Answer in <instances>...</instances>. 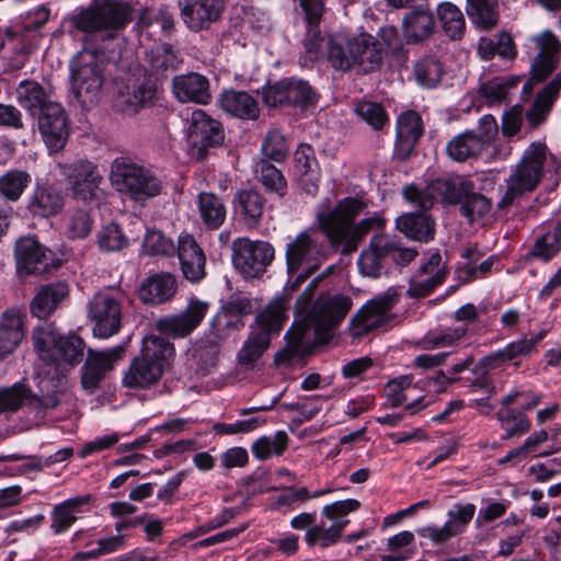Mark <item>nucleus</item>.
<instances>
[{
    "label": "nucleus",
    "instance_id": "obj_1",
    "mask_svg": "<svg viewBox=\"0 0 561 561\" xmlns=\"http://www.w3.org/2000/svg\"><path fill=\"white\" fill-rule=\"evenodd\" d=\"M318 224V227L307 228L286 244L288 287L291 290L298 289L327 260L330 236L319 220Z\"/></svg>",
    "mask_w": 561,
    "mask_h": 561
},
{
    "label": "nucleus",
    "instance_id": "obj_2",
    "mask_svg": "<svg viewBox=\"0 0 561 561\" xmlns=\"http://www.w3.org/2000/svg\"><path fill=\"white\" fill-rule=\"evenodd\" d=\"M363 209V203L355 198H345L330 213L318 214L317 219L327 229L333 247L344 245V251H354L360 239L375 228H381L383 219L374 215L364 218L356 226L353 220Z\"/></svg>",
    "mask_w": 561,
    "mask_h": 561
},
{
    "label": "nucleus",
    "instance_id": "obj_3",
    "mask_svg": "<svg viewBox=\"0 0 561 561\" xmlns=\"http://www.w3.org/2000/svg\"><path fill=\"white\" fill-rule=\"evenodd\" d=\"M174 355L173 344L164 337L148 335L142 340L140 354L136 356L123 377V386L144 389L162 377Z\"/></svg>",
    "mask_w": 561,
    "mask_h": 561
},
{
    "label": "nucleus",
    "instance_id": "obj_4",
    "mask_svg": "<svg viewBox=\"0 0 561 561\" xmlns=\"http://www.w3.org/2000/svg\"><path fill=\"white\" fill-rule=\"evenodd\" d=\"M546 158L547 147L541 142H533L524 151L520 160L504 181V191L497 203L499 209L503 210L516 205L537 188L543 178Z\"/></svg>",
    "mask_w": 561,
    "mask_h": 561
},
{
    "label": "nucleus",
    "instance_id": "obj_5",
    "mask_svg": "<svg viewBox=\"0 0 561 561\" xmlns=\"http://www.w3.org/2000/svg\"><path fill=\"white\" fill-rule=\"evenodd\" d=\"M34 347L39 358L65 371L78 365L83 357L84 341L75 334L61 335L53 324L35 328L33 332Z\"/></svg>",
    "mask_w": 561,
    "mask_h": 561
},
{
    "label": "nucleus",
    "instance_id": "obj_6",
    "mask_svg": "<svg viewBox=\"0 0 561 561\" xmlns=\"http://www.w3.org/2000/svg\"><path fill=\"white\" fill-rule=\"evenodd\" d=\"M110 181L117 192L141 204L160 195L163 187L153 172L127 157H118L112 161Z\"/></svg>",
    "mask_w": 561,
    "mask_h": 561
},
{
    "label": "nucleus",
    "instance_id": "obj_7",
    "mask_svg": "<svg viewBox=\"0 0 561 561\" xmlns=\"http://www.w3.org/2000/svg\"><path fill=\"white\" fill-rule=\"evenodd\" d=\"M284 299L271 301L255 318L250 334L238 353L241 364L256 362L268 348L273 335H277L286 320Z\"/></svg>",
    "mask_w": 561,
    "mask_h": 561
},
{
    "label": "nucleus",
    "instance_id": "obj_8",
    "mask_svg": "<svg viewBox=\"0 0 561 561\" xmlns=\"http://www.w3.org/2000/svg\"><path fill=\"white\" fill-rule=\"evenodd\" d=\"M103 82V70L92 53H81L71 61V90L82 106L98 103Z\"/></svg>",
    "mask_w": 561,
    "mask_h": 561
},
{
    "label": "nucleus",
    "instance_id": "obj_9",
    "mask_svg": "<svg viewBox=\"0 0 561 561\" xmlns=\"http://www.w3.org/2000/svg\"><path fill=\"white\" fill-rule=\"evenodd\" d=\"M64 383L62 379L43 378L38 383L41 391L38 396H30V391L20 383L0 388V413L15 412L25 401L34 409H55L60 402L58 394Z\"/></svg>",
    "mask_w": 561,
    "mask_h": 561
},
{
    "label": "nucleus",
    "instance_id": "obj_10",
    "mask_svg": "<svg viewBox=\"0 0 561 561\" xmlns=\"http://www.w3.org/2000/svg\"><path fill=\"white\" fill-rule=\"evenodd\" d=\"M125 295L121 290H105L94 295L89 304V317L93 321V334L107 339L122 327V305Z\"/></svg>",
    "mask_w": 561,
    "mask_h": 561
},
{
    "label": "nucleus",
    "instance_id": "obj_11",
    "mask_svg": "<svg viewBox=\"0 0 561 561\" xmlns=\"http://www.w3.org/2000/svg\"><path fill=\"white\" fill-rule=\"evenodd\" d=\"M360 507V502L356 499H347L343 501H336L328 504L322 508V516L331 520L330 526H325L324 523L314 525L309 528L306 533V541L309 546L320 545L322 547H329L335 543L348 524L346 516L357 511Z\"/></svg>",
    "mask_w": 561,
    "mask_h": 561
},
{
    "label": "nucleus",
    "instance_id": "obj_12",
    "mask_svg": "<svg viewBox=\"0 0 561 561\" xmlns=\"http://www.w3.org/2000/svg\"><path fill=\"white\" fill-rule=\"evenodd\" d=\"M351 297L342 294L320 296L314 302L304 330L312 328L318 337L322 339L341 324L351 311Z\"/></svg>",
    "mask_w": 561,
    "mask_h": 561
},
{
    "label": "nucleus",
    "instance_id": "obj_13",
    "mask_svg": "<svg viewBox=\"0 0 561 561\" xmlns=\"http://www.w3.org/2000/svg\"><path fill=\"white\" fill-rule=\"evenodd\" d=\"M186 140L192 156L204 159L207 150L224 141L221 124L203 110H195L186 119Z\"/></svg>",
    "mask_w": 561,
    "mask_h": 561
},
{
    "label": "nucleus",
    "instance_id": "obj_14",
    "mask_svg": "<svg viewBox=\"0 0 561 561\" xmlns=\"http://www.w3.org/2000/svg\"><path fill=\"white\" fill-rule=\"evenodd\" d=\"M128 9L126 5L105 1L102 4L83 10L75 18L76 27L85 33L96 31H113L123 27L128 21Z\"/></svg>",
    "mask_w": 561,
    "mask_h": 561
},
{
    "label": "nucleus",
    "instance_id": "obj_15",
    "mask_svg": "<svg viewBox=\"0 0 561 561\" xmlns=\"http://www.w3.org/2000/svg\"><path fill=\"white\" fill-rule=\"evenodd\" d=\"M274 253V248L265 241L241 238L233 242V263L248 278L264 273Z\"/></svg>",
    "mask_w": 561,
    "mask_h": 561
},
{
    "label": "nucleus",
    "instance_id": "obj_16",
    "mask_svg": "<svg viewBox=\"0 0 561 561\" xmlns=\"http://www.w3.org/2000/svg\"><path fill=\"white\" fill-rule=\"evenodd\" d=\"M263 101L270 107H304L316 102V93L307 81L287 78L264 88Z\"/></svg>",
    "mask_w": 561,
    "mask_h": 561
},
{
    "label": "nucleus",
    "instance_id": "obj_17",
    "mask_svg": "<svg viewBox=\"0 0 561 561\" xmlns=\"http://www.w3.org/2000/svg\"><path fill=\"white\" fill-rule=\"evenodd\" d=\"M397 302L398 296L393 289H388L368 300L351 320L354 335L362 336L387 323L391 319L390 311Z\"/></svg>",
    "mask_w": 561,
    "mask_h": 561
},
{
    "label": "nucleus",
    "instance_id": "obj_18",
    "mask_svg": "<svg viewBox=\"0 0 561 561\" xmlns=\"http://www.w3.org/2000/svg\"><path fill=\"white\" fill-rule=\"evenodd\" d=\"M209 309L207 301L191 298L183 311L158 319L154 328L162 334L174 339L191 334L204 320Z\"/></svg>",
    "mask_w": 561,
    "mask_h": 561
},
{
    "label": "nucleus",
    "instance_id": "obj_19",
    "mask_svg": "<svg viewBox=\"0 0 561 561\" xmlns=\"http://www.w3.org/2000/svg\"><path fill=\"white\" fill-rule=\"evenodd\" d=\"M14 255L20 274H42L58 266V260L54 253L32 237L16 241Z\"/></svg>",
    "mask_w": 561,
    "mask_h": 561
},
{
    "label": "nucleus",
    "instance_id": "obj_20",
    "mask_svg": "<svg viewBox=\"0 0 561 561\" xmlns=\"http://www.w3.org/2000/svg\"><path fill=\"white\" fill-rule=\"evenodd\" d=\"M36 117L43 141L50 152L60 151L70 135L68 115L60 103L49 104Z\"/></svg>",
    "mask_w": 561,
    "mask_h": 561
},
{
    "label": "nucleus",
    "instance_id": "obj_21",
    "mask_svg": "<svg viewBox=\"0 0 561 561\" xmlns=\"http://www.w3.org/2000/svg\"><path fill=\"white\" fill-rule=\"evenodd\" d=\"M58 167L76 198L88 201L94 196L102 175L92 161L80 159L71 163H59Z\"/></svg>",
    "mask_w": 561,
    "mask_h": 561
},
{
    "label": "nucleus",
    "instance_id": "obj_22",
    "mask_svg": "<svg viewBox=\"0 0 561 561\" xmlns=\"http://www.w3.org/2000/svg\"><path fill=\"white\" fill-rule=\"evenodd\" d=\"M125 347L114 346L104 351L89 348L87 359L81 368V385L83 389L93 393L114 365L123 358Z\"/></svg>",
    "mask_w": 561,
    "mask_h": 561
},
{
    "label": "nucleus",
    "instance_id": "obj_23",
    "mask_svg": "<svg viewBox=\"0 0 561 561\" xmlns=\"http://www.w3.org/2000/svg\"><path fill=\"white\" fill-rule=\"evenodd\" d=\"M184 24L194 32L207 30L224 11V0H178Z\"/></svg>",
    "mask_w": 561,
    "mask_h": 561
},
{
    "label": "nucleus",
    "instance_id": "obj_24",
    "mask_svg": "<svg viewBox=\"0 0 561 561\" xmlns=\"http://www.w3.org/2000/svg\"><path fill=\"white\" fill-rule=\"evenodd\" d=\"M533 42L539 51L531 62V78L540 82L557 68L561 43L551 31L534 36Z\"/></svg>",
    "mask_w": 561,
    "mask_h": 561
},
{
    "label": "nucleus",
    "instance_id": "obj_25",
    "mask_svg": "<svg viewBox=\"0 0 561 561\" xmlns=\"http://www.w3.org/2000/svg\"><path fill=\"white\" fill-rule=\"evenodd\" d=\"M422 134L421 116L414 111L402 113L397 121L394 157L400 161L407 160L412 154Z\"/></svg>",
    "mask_w": 561,
    "mask_h": 561
},
{
    "label": "nucleus",
    "instance_id": "obj_26",
    "mask_svg": "<svg viewBox=\"0 0 561 561\" xmlns=\"http://www.w3.org/2000/svg\"><path fill=\"white\" fill-rule=\"evenodd\" d=\"M351 45L352 60L364 72L376 70L383 57L382 45L368 33L347 38Z\"/></svg>",
    "mask_w": 561,
    "mask_h": 561
},
{
    "label": "nucleus",
    "instance_id": "obj_27",
    "mask_svg": "<svg viewBox=\"0 0 561 561\" xmlns=\"http://www.w3.org/2000/svg\"><path fill=\"white\" fill-rule=\"evenodd\" d=\"M251 300L241 295L231 296L217 312L213 320V327L217 334L238 331L244 327L243 317L251 313Z\"/></svg>",
    "mask_w": 561,
    "mask_h": 561
},
{
    "label": "nucleus",
    "instance_id": "obj_28",
    "mask_svg": "<svg viewBox=\"0 0 561 561\" xmlns=\"http://www.w3.org/2000/svg\"><path fill=\"white\" fill-rule=\"evenodd\" d=\"M178 256L182 273L187 280L198 283L205 277V254L192 236H180Z\"/></svg>",
    "mask_w": 561,
    "mask_h": 561
},
{
    "label": "nucleus",
    "instance_id": "obj_29",
    "mask_svg": "<svg viewBox=\"0 0 561 561\" xmlns=\"http://www.w3.org/2000/svg\"><path fill=\"white\" fill-rule=\"evenodd\" d=\"M444 278L442 255L438 252L432 253L428 261L412 276L408 294L412 297H425L442 284Z\"/></svg>",
    "mask_w": 561,
    "mask_h": 561
},
{
    "label": "nucleus",
    "instance_id": "obj_30",
    "mask_svg": "<svg viewBox=\"0 0 561 561\" xmlns=\"http://www.w3.org/2000/svg\"><path fill=\"white\" fill-rule=\"evenodd\" d=\"M15 94L18 103L34 117L44 112L49 104L57 103L53 100L50 88H44L33 80L20 82L15 89Z\"/></svg>",
    "mask_w": 561,
    "mask_h": 561
},
{
    "label": "nucleus",
    "instance_id": "obj_31",
    "mask_svg": "<svg viewBox=\"0 0 561 561\" xmlns=\"http://www.w3.org/2000/svg\"><path fill=\"white\" fill-rule=\"evenodd\" d=\"M172 89L175 98L182 103L207 104L210 100L208 80L198 73L175 77Z\"/></svg>",
    "mask_w": 561,
    "mask_h": 561
},
{
    "label": "nucleus",
    "instance_id": "obj_32",
    "mask_svg": "<svg viewBox=\"0 0 561 561\" xmlns=\"http://www.w3.org/2000/svg\"><path fill=\"white\" fill-rule=\"evenodd\" d=\"M543 335L538 334L530 339L524 337L507 344L505 347L493 352L480 359L478 366L481 369H495L506 362H511L519 356L529 355L536 345L542 340Z\"/></svg>",
    "mask_w": 561,
    "mask_h": 561
},
{
    "label": "nucleus",
    "instance_id": "obj_33",
    "mask_svg": "<svg viewBox=\"0 0 561 561\" xmlns=\"http://www.w3.org/2000/svg\"><path fill=\"white\" fill-rule=\"evenodd\" d=\"M68 285L65 283H51L39 288L31 302V312L38 319H47L67 298Z\"/></svg>",
    "mask_w": 561,
    "mask_h": 561
},
{
    "label": "nucleus",
    "instance_id": "obj_34",
    "mask_svg": "<svg viewBox=\"0 0 561 561\" xmlns=\"http://www.w3.org/2000/svg\"><path fill=\"white\" fill-rule=\"evenodd\" d=\"M64 207V196L55 187L37 184L28 197V210L39 217H50Z\"/></svg>",
    "mask_w": 561,
    "mask_h": 561
},
{
    "label": "nucleus",
    "instance_id": "obj_35",
    "mask_svg": "<svg viewBox=\"0 0 561 561\" xmlns=\"http://www.w3.org/2000/svg\"><path fill=\"white\" fill-rule=\"evenodd\" d=\"M176 293V279L170 273L148 277L141 285L140 298L146 304L159 305L170 300Z\"/></svg>",
    "mask_w": 561,
    "mask_h": 561
},
{
    "label": "nucleus",
    "instance_id": "obj_36",
    "mask_svg": "<svg viewBox=\"0 0 561 561\" xmlns=\"http://www.w3.org/2000/svg\"><path fill=\"white\" fill-rule=\"evenodd\" d=\"M24 337L23 321L19 310L9 309L0 318V358L11 354Z\"/></svg>",
    "mask_w": 561,
    "mask_h": 561
},
{
    "label": "nucleus",
    "instance_id": "obj_37",
    "mask_svg": "<svg viewBox=\"0 0 561 561\" xmlns=\"http://www.w3.org/2000/svg\"><path fill=\"white\" fill-rule=\"evenodd\" d=\"M219 104L225 112L243 119H255L260 112L255 99L243 91L227 90L222 92Z\"/></svg>",
    "mask_w": 561,
    "mask_h": 561
},
{
    "label": "nucleus",
    "instance_id": "obj_38",
    "mask_svg": "<svg viewBox=\"0 0 561 561\" xmlns=\"http://www.w3.org/2000/svg\"><path fill=\"white\" fill-rule=\"evenodd\" d=\"M445 191L444 198L449 203L455 202L454 194L451 196L448 195L450 191L454 192V185L446 180H437L434 181L427 188L423 190L415 185H407L403 188V196L405 201L412 204L421 211H425L430 209L434 204V195L435 191Z\"/></svg>",
    "mask_w": 561,
    "mask_h": 561
},
{
    "label": "nucleus",
    "instance_id": "obj_39",
    "mask_svg": "<svg viewBox=\"0 0 561 561\" xmlns=\"http://www.w3.org/2000/svg\"><path fill=\"white\" fill-rule=\"evenodd\" d=\"M264 198L254 190H241L233 198V207L249 228L257 226L264 211Z\"/></svg>",
    "mask_w": 561,
    "mask_h": 561
},
{
    "label": "nucleus",
    "instance_id": "obj_40",
    "mask_svg": "<svg viewBox=\"0 0 561 561\" xmlns=\"http://www.w3.org/2000/svg\"><path fill=\"white\" fill-rule=\"evenodd\" d=\"M154 96V89L148 82L127 84L125 91H119L116 104L126 114H136L148 105Z\"/></svg>",
    "mask_w": 561,
    "mask_h": 561
},
{
    "label": "nucleus",
    "instance_id": "obj_41",
    "mask_svg": "<svg viewBox=\"0 0 561 561\" xmlns=\"http://www.w3.org/2000/svg\"><path fill=\"white\" fill-rule=\"evenodd\" d=\"M561 89V71L549 82L537 95L535 103L526 112V118L530 126L537 127L542 124Z\"/></svg>",
    "mask_w": 561,
    "mask_h": 561
},
{
    "label": "nucleus",
    "instance_id": "obj_42",
    "mask_svg": "<svg viewBox=\"0 0 561 561\" xmlns=\"http://www.w3.org/2000/svg\"><path fill=\"white\" fill-rule=\"evenodd\" d=\"M305 13V21L308 25V34L305 41L306 50L317 54L320 47L321 36L318 28L325 11L323 0H298Z\"/></svg>",
    "mask_w": 561,
    "mask_h": 561
},
{
    "label": "nucleus",
    "instance_id": "obj_43",
    "mask_svg": "<svg viewBox=\"0 0 561 561\" xmlns=\"http://www.w3.org/2000/svg\"><path fill=\"white\" fill-rule=\"evenodd\" d=\"M90 500V495H81L55 505L51 511L50 527L53 531L55 534L67 531L77 520V514L81 512V506L88 504Z\"/></svg>",
    "mask_w": 561,
    "mask_h": 561
},
{
    "label": "nucleus",
    "instance_id": "obj_44",
    "mask_svg": "<svg viewBox=\"0 0 561 561\" xmlns=\"http://www.w3.org/2000/svg\"><path fill=\"white\" fill-rule=\"evenodd\" d=\"M397 227L407 237L416 241L427 242L434 238L435 233L434 221L423 213H411L398 217Z\"/></svg>",
    "mask_w": 561,
    "mask_h": 561
},
{
    "label": "nucleus",
    "instance_id": "obj_45",
    "mask_svg": "<svg viewBox=\"0 0 561 561\" xmlns=\"http://www.w3.org/2000/svg\"><path fill=\"white\" fill-rule=\"evenodd\" d=\"M484 149L483 140L478 139L473 130H468L455 136L446 146L447 154L458 162L476 157Z\"/></svg>",
    "mask_w": 561,
    "mask_h": 561
},
{
    "label": "nucleus",
    "instance_id": "obj_46",
    "mask_svg": "<svg viewBox=\"0 0 561 561\" xmlns=\"http://www.w3.org/2000/svg\"><path fill=\"white\" fill-rule=\"evenodd\" d=\"M197 208L204 225L209 229H218L226 219V206L221 198L214 193H199Z\"/></svg>",
    "mask_w": 561,
    "mask_h": 561
},
{
    "label": "nucleus",
    "instance_id": "obj_47",
    "mask_svg": "<svg viewBox=\"0 0 561 561\" xmlns=\"http://www.w3.org/2000/svg\"><path fill=\"white\" fill-rule=\"evenodd\" d=\"M466 12L473 25L490 30L499 21L497 0H467Z\"/></svg>",
    "mask_w": 561,
    "mask_h": 561
},
{
    "label": "nucleus",
    "instance_id": "obj_48",
    "mask_svg": "<svg viewBox=\"0 0 561 561\" xmlns=\"http://www.w3.org/2000/svg\"><path fill=\"white\" fill-rule=\"evenodd\" d=\"M145 61L153 75L162 76L168 71H174L180 58L169 44H159L146 51Z\"/></svg>",
    "mask_w": 561,
    "mask_h": 561
},
{
    "label": "nucleus",
    "instance_id": "obj_49",
    "mask_svg": "<svg viewBox=\"0 0 561 561\" xmlns=\"http://www.w3.org/2000/svg\"><path fill=\"white\" fill-rule=\"evenodd\" d=\"M467 333V325L447 327L430 331L417 342V346L426 351L453 346L463 339Z\"/></svg>",
    "mask_w": 561,
    "mask_h": 561
},
{
    "label": "nucleus",
    "instance_id": "obj_50",
    "mask_svg": "<svg viewBox=\"0 0 561 561\" xmlns=\"http://www.w3.org/2000/svg\"><path fill=\"white\" fill-rule=\"evenodd\" d=\"M434 27L433 14L426 9L414 10L404 19V32L409 42L426 39L433 33Z\"/></svg>",
    "mask_w": 561,
    "mask_h": 561
},
{
    "label": "nucleus",
    "instance_id": "obj_51",
    "mask_svg": "<svg viewBox=\"0 0 561 561\" xmlns=\"http://www.w3.org/2000/svg\"><path fill=\"white\" fill-rule=\"evenodd\" d=\"M383 236L374 237L369 249L362 252L358 257V268L362 275L377 278L381 274L383 261L387 259V252L377 248V244Z\"/></svg>",
    "mask_w": 561,
    "mask_h": 561
},
{
    "label": "nucleus",
    "instance_id": "obj_52",
    "mask_svg": "<svg viewBox=\"0 0 561 561\" xmlns=\"http://www.w3.org/2000/svg\"><path fill=\"white\" fill-rule=\"evenodd\" d=\"M31 182L32 176L28 172L10 170L0 176V195L10 202H16Z\"/></svg>",
    "mask_w": 561,
    "mask_h": 561
},
{
    "label": "nucleus",
    "instance_id": "obj_53",
    "mask_svg": "<svg viewBox=\"0 0 561 561\" xmlns=\"http://www.w3.org/2000/svg\"><path fill=\"white\" fill-rule=\"evenodd\" d=\"M351 55V45L346 37L341 35L331 36L328 42V60L335 69L343 72L350 71L355 66Z\"/></svg>",
    "mask_w": 561,
    "mask_h": 561
},
{
    "label": "nucleus",
    "instance_id": "obj_54",
    "mask_svg": "<svg viewBox=\"0 0 561 561\" xmlns=\"http://www.w3.org/2000/svg\"><path fill=\"white\" fill-rule=\"evenodd\" d=\"M561 251V220L554 228L536 238L529 254L541 261H549Z\"/></svg>",
    "mask_w": 561,
    "mask_h": 561
},
{
    "label": "nucleus",
    "instance_id": "obj_55",
    "mask_svg": "<svg viewBox=\"0 0 561 561\" xmlns=\"http://www.w3.org/2000/svg\"><path fill=\"white\" fill-rule=\"evenodd\" d=\"M437 15L447 36L460 38L466 28L462 12L451 2H443L437 8Z\"/></svg>",
    "mask_w": 561,
    "mask_h": 561
},
{
    "label": "nucleus",
    "instance_id": "obj_56",
    "mask_svg": "<svg viewBox=\"0 0 561 561\" xmlns=\"http://www.w3.org/2000/svg\"><path fill=\"white\" fill-rule=\"evenodd\" d=\"M289 437L286 432L279 431L274 436H262L252 445L255 458L265 460L272 456H280L288 447Z\"/></svg>",
    "mask_w": 561,
    "mask_h": 561
},
{
    "label": "nucleus",
    "instance_id": "obj_57",
    "mask_svg": "<svg viewBox=\"0 0 561 561\" xmlns=\"http://www.w3.org/2000/svg\"><path fill=\"white\" fill-rule=\"evenodd\" d=\"M413 375H402L389 380L383 387L386 405L397 408L410 399L409 391L412 389Z\"/></svg>",
    "mask_w": 561,
    "mask_h": 561
},
{
    "label": "nucleus",
    "instance_id": "obj_58",
    "mask_svg": "<svg viewBox=\"0 0 561 561\" xmlns=\"http://www.w3.org/2000/svg\"><path fill=\"white\" fill-rule=\"evenodd\" d=\"M255 173L259 182H261L267 191L274 192L280 197L286 194L287 182L276 167L262 160L256 163Z\"/></svg>",
    "mask_w": 561,
    "mask_h": 561
},
{
    "label": "nucleus",
    "instance_id": "obj_59",
    "mask_svg": "<svg viewBox=\"0 0 561 561\" xmlns=\"http://www.w3.org/2000/svg\"><path fill=\"white\" fill-rule=\"evenodd\" d=\"M318 163L314 158L312 148L309 145H300L294 153V171L301 178V181L312 182L316 187V171Z\"/></svg>",
    "mask_w": 561,
    "mask_h": 561
},
{
    "label": "nucleus",
    "instance_id": "obj_60",
    "mask_svg": "<svg viewBox=\"0 0 561 561\" xmlns=\"http://www.w3.org/2000/svg\"><path fill=\"white\" fill-rule=\"evenodd\" d=\"M414 73L421 85L434 88L442 79L443 67L436 57H424L415 64Z\"/></svg>",
    "mask_w": 561,
    "mask_h": 561
},
{
    "label": "nucleus",
    "instance_id": "obj_61",
    "mask_svg": "<svg viewBox=\"0 0 561 561\" xmlns=\"http://www.w3.org/2000/svg\"><path fill=\"white\" fill-rule=\"evenodd\" d=\"M518 80L515 78H496L481 87V93L486 102L492 104L505 101L516 90Z\"/></svg>",
    "mask_w": 561,
    "mask_h": 561
},
{
    "label": "nucleus",
    "instance_id": "obj_62",
    "mask_svg": "<svg viewBox=\"0 0 561 561\" xmlns=\"http://www.w3.org/2000/svg\"><path fill=\"white\" fill-rule=\"evenodd\" d=\"M497 420L506 432L504 438L525 434L530 428V422L527 416L517 410L502 409L497 412Z\"/></svg>",
    "mask_w": 561,
    "mask_h": 561
},
{
    "label": "nucleus",
    "instance_id": "obj_63",
    "mask_svg": "<svg viewBox=\"0 0 561 561\" xmlns=\"http://www.w3.org/2000/svg\"><path fill=\"white\" fill-rule=\"evenodd\" d=\"M355 112L375 130H381L389 122L383 106L376 102L360 101L356 104Z\"/></svg>",
    "mask_w": 561,
    "mask_h": 561
},
{
    "label": "nucleus",
    "instance_id": "obj_64",
    "mask_svg": "<svg viewBox=\"0 0 561 561\" xmlns=\"http://www.w3.org/2000/svg\"><path fill=\"white\" fill-rule=\"evenodd\" d=\"M98 244L103 251H121L128 245V239L118 225L110 224L99 231Z\"/></svg>",
    "mask_w": 561,
    "mask_h": 561
}]
</instances>
